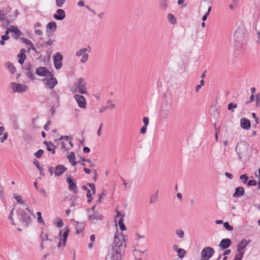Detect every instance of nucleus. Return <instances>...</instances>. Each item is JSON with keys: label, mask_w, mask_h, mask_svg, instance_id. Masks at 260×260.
<instances>
[{"label": "nucleus", "mask_w": 260, "mask_h": 260, "mask_svg": "<svg viewBox=\"0 0 260 260\" xmlns=\"http://www.w3.org/2000/svg\"><path fill=\"white\" fill-rule=\"evenodd\" d=\"M36 74L40 76H48L51 74L45 67H39L37 69L36 71Z\"/></svg>", "instance_id": "obj_15"}, {"label": "nucleus", "mask_w": 260, "mask_h": 260, "mask_svg": "<svg viewBox=\"0 0 260 260\" xmlns=\"http://www.w3.org/2000/svg\"><path fill=\"white\" fill-rule=\"evenodd\" d=\"M10 31L14 33L13 38L15 39H18L20 36L22 35L21 32L19 30V29L17 27H13L12 28L10 29Z\"/></svg>", "instance_id": "obj_26"}, {"label": "nucleus", "mask_w": 260, "mask_h": 260, "mask_svg": "<svg viewBox=\"0 0 260 260\" xmlns=\"http://www.w3.org/2000/svg\"><path fill=\"white\" fill-rule=\"evenodd\" d=\"M51 94L53 96L55 97L58 102H59V96L57 92L53 90L51 92Z\"/></svg>", "instance_id": "obj_57"}, {"label": "nucleus", "mask_w": 260, "mask_h": 260, "mask_svg": "<svg viewBox=\"0 0 260 260\" xmlns=\"http://www.w3.org/2000/svg\"><path fill=\"white\" fill-rule=\"evenodd\" d=\"M240 125L244 129H249L251 126L250 121L246 118H243L240 120Z\"/></svg>", "instance_id": "obj_21"}, {"label": "nucleus", "mask_w": 260, "mask_h": 260, "mask_svg": "<svg viewBox=\"0 0 260 260\" xmlns=\"http://www.w3.org/2000/svg\"><path fill=\"white\" fill-rule=\"evenodd\" d=\"M118 224L119 226V228L121 231H125L126 230L125 226L124 225V224L123 223V216H122L118 221Z\"/></svg>", "instance_id": "obj_35"}, {"label": "nucleus", "mask_w": 260, "mask_h": 260, "mask_svg": "<svg viewBox=\"0 0 260 260\" xmlns=\"http://www.w3.org/2000/svg\"><path fill=\"white\" fill-rule=\"evenodd\" d=\"M0 22H2L1 25L5 28H6L11 23V22L6 19L5 17H0Z\"/></svg>", "instance_id": "obj_32"}, {"label": "nucleus", "mask_w": 260, "mask_h": 260, "mask_svg": "<svg viewBox=\"0 0 260 260\" xmlns=\"http://www.w3.org/2000/svg\"><path fill=\"white\" fill-rule=\"evenodd\" d=\"M67 170V169L62 165H58L55 168L54 175L59 176Z\"/></svg>", "instance_id": "obj_18"}, {"label": "nucleus", "mask_w": 260, "mask_h": 260, "mask_svg": "<svg viewBox=\"0 0 260 260\" xmlns=\"http://www.w3.org/2000/svg\"><path fill=\"white\" fill-rule=\"evenodd\" d=\"M25 50L24 49H22L20 50V53L18 54L17 55V57H18V58H19V59H20V58L26 59V55L25 54Z\"/></svg>", "instance_id": "obj_40"}, {"label": "nucleus", "mask_w": 260, "mask_h": 260, "mask_svg": "<svg viewBox=\"0 0 260 260\" xmlns=\"http://www.w3.org/2000/svg\"><path fill=\"white\" fill-rule=\"evenodd\" d=\"M37 215L38 216V221L40 223H42L43 224H45L43 219L42 217L41 216V213L40 212H38L37 213Z\"/></svg>", "instance_id": "obj_43"}, {"label": "nucleus", "mask_w": 260, "mask_h": 260, "mask_svg": "<svg viewBox=\"0 0 260 260\" xmlns=\"http://www.w3.org/2000/svg\"><path fill=\"white\" fill-rule=\"evenodd\" d=\"M5 66L11 73L14 74L16 72V70L15 67L11 62H8L6 63Z\"/></svg>", "instance_id": "obj_30"}, {"label": "nucleus", "mask_w": 260, "mask_h": 260, "mask_svg": "<svg viewBox=\"0 0 260 260\" xmlns=\"http://www.w3.org/2000/svg\"><path fill=\"white\" fill-rule=\"evenodd\" d=\"M214 250L210 247L204 248L201 252V257L203 260L209 259L214 254Z\"/></svg>", "instance_id": "obj_8"}, {"label": "nucleus", "mask_w": 260, "mask_h": 260, "mask_svg": "<svg viewBox=\"0 0 260 260\" xmlns=\"http://www.w3.org/2000/svg\"><path fill=\"white\" fill-rule=\"evenodd\" d=\"M248 36V32L245 24L240 22L234 35L236 46L240 48L245 46L247 43Z\"/></svg>", "instance_id": "obj_2"}, {"label": "nucleus", "mask_w": 260, "mask_h": 260, "mask_svg": "<svg viewBox=\"0 0 260 260\" xmlns=\"http://www.w3.org/2000/svg\"><path fill=\"white\" fill-rule=\"evenodd\" d=\"M158 201V191L150 197V204H154Z\"/></svg>", "instance_id": "obj_34"}, {"label": "nucleus", "mask_w": 260, "mask_h": 260, "mask_svg": "<svg viewBox=\"0 0 260 260\" xmlns=\"http://www.w3.org/2000/svg\"><path fill=\"white\" fill-rule=\"evenodd\" d=\"M88 51V49L86 48H83L80 49L79 50L76 52V55L78 57L81 56L80 62L82 63H85L89 57L88 54L86 52Z\"/></svg>", "instance_id": "obj_9"}, {"label": "nucleus", "mask_w": 260, "mask_h": 260, "mask_svg": "<svg viewBox=\"0 0 260 260\" xmlns=\"http://www.w3.org/2000/svg\"><path fill=\"white\" fill-rule=\"evenodd\" d=\"M67 182L69 183V190H72L75 193H77L78 191V187L75 183L74 182L73 178L71 177L67 178Z\"/></svg>", "instance_id": "obj_14"}, {"label": "nucleus", "mask_w": 260, "mask_h": 260, "mask_svg": "<svg viewBox=\"0 0 260 260\" xmlns=\"http://www.w3.org/2000/svg\"><path fill=\"white\" fill-rule=\"evenodd\" d=\"M175 233L180 238H183L184 234L182 230L180 229H177L175 231Z\"/></svg>", "instance_id": "obj_37"}, {"label": "nucleus", "mask_w": 260, "mask_h": 260, "mask_svg": "<svg viewBox=\"0 0 260 260\" xmlns=\"http://www.w3.org/2000/svg\"><path fill=\"white\" fill-rule=\"evenodd\" d=\"M238 3L237 0H233L232 4L230 5V8L231 10L234 9L237 6Z\"/></svg>", "instance_id": "obj_48"}, {"label": "nucleus", "mask_w": 260, "mask_h": 260, "mask_svg": "<svg viewBox=\"0 0 260 260\" xmlns=\"http://www.w3.org/2000/svg\"><path fill=\"white\" fill-rule=\"evenodd\" d=\"M53 16H66L65 12L63 10L59 9L56 11V14H54Z\"/></svg>", "instance_id": "obj_36"}, {"label": "nucleus", "mask_w": 260, "mask_h": 260, "mask_svg": "<svg viewBox=\"0 0 260 260\" xmlns=\"http://www.w3.org/2000/svg\"><path fill=\"white\" fill-rule=\"evenodd\" d=\"M88 218L93 223H96L99 220H102L104 218L102 214L96 213L93 215H90L88 216Z\"/></svg>", "instance_id": "obj_19"}, {"label": "nucleus", "mask_w": 260, "mask_h": 260, "mask_svg": "<svg viewBox=\"0 0 260 260\" xmlns=\"http://www.w3.org/2000/svg\"><path fill=\"white\" fill-rule=\"evenodd\" d=\"M65 2L66 0H56V4L58 7H61Z\"/></svg>", "instance_id": "obj_52"}, {"label": "nucleus", "mask_w": 260, "mask_h": 260, "mask_svg": "<svg viewBox=\"0 0 260 260\" xmlns=\"http://www.w3.org/2000/svg\"><path fill=\"white\" fill-rule=\"evenodd\" d=\"M18 215H20L22 222L24 223L26 226H28L31 222L30 217L22 209H19L17 211Z\"/></svg>", "instance_id": "obj_7"}, {"label": "nucleus", "mask_w": 260, "mask_h": 260, "mask_svg": "<svg viewBox=\"0 0 260 260\" xmlns=\"http://www.w3.org/2000/svg\"><path fill=\"white\" fill-rule=\"evenodd\" d=\"M77 88L79 92L81 94H85L87 92L86 87V83L82 78H79L78 84H77Z\"/></svg>", "instance_id": "obj_13"}, {"label": "nucleus", "mask_w": 260, "mask_h": 260, "mask_svg": "<svg viewBox=\"0 0 260 260\" xmlns=\"http://www.w3.org/2000/svg\"><path fill=\"white\" fill-rule=\"evenodd\" d=\"M53 58L55 68L57 70L61 69L62 66V60L63 58L62 55L61 53L59 52L55 53L53 55Z\"/></svg>", "instance_id": "obj_10"}, {"label": "nucleus", "mask_w": 260, "mask_h": 260, "mask_svg": "<svg viewBox=\"0 0 260 260\" xmlns=\"http://www.w3.org/2000/svg\"><path fill=\"white\" fill-rule=\"evenodd\" d=\"M86 197L88 198L87 202H91L93 199L92 198V194L91 193V191L89 189L87 191Z\"/></svg>", "instance_id": "obj_42"}, {"label": "nucleus", "mask_w": 260, "mask_h": 260, "mask_svg": "<svg viewBox=\"0 0 260 260\" xmlns=\"http://www.w3.org/2000/svg\"><path fill=\"white\" fill-rule=\"evenodd\" d=\"M65 231L63 232V235H61L62 231L60 230L59 233V236L60 237V240L62 241L63 246H65L67 238L70 233V230L67 228V226L65 228Z\"/></svg>", "instance_id": "obj_17"}, {"label": "nucleus", "mask_w": 260, "mask_h": 260, "mask_svg": "<svg viewBox=\"0 0 260 260\" xmlns=\"http://www.w3.org/2000/svg\"><path fill=\"white\" fill-rule=\"evenodd\" d=\"M44 84L50 89H53L57 84V81L51 74L43 80Z\"/></svg>", "instance_id": "obj_6"}, {"label": "nucleus", "mask_w": 260, "mask_h": 260, "mask_svg": "<svg viewBox=\"0 0 260 260\" xmlns=\"http://www.w3.org/2000/svg\"><path fill=\"white\" fill-rule=\"evenodd\" d=\"M236 151L238 156L239 160H244L249 156V144L245 141H241L236 145Z\"/></svg>", "instance_id": "obj_3"}, {"label": "nucleus", "mask_w": 260, "mask_h": 260, "mask_svg": "<svg viewBox=\"0 0 260 260\" xmlns=\"http://www.w3.org/2000/svg\"><path fill=\"white\" fill-rule=\"evenodd\" d=\"M41 238L42 243H43L45 241L49 240L48 235L46 233H44L43 232H42L41 233Z\"/></svg>", "instance_id": "obj_45"}, {"label": "nucleus", "mask_w": 260, "mask_h": 260, "mask_svg": "<svg viewBox=\"0 0 260 260\" xmlns=\"http://www.w3.org/2000/svg\"><path fill=\"white\" fill-rule=\"evenodd\" d=\"M34 164L37 168V169L40 171V172H42L43 171V169L40 166V163L39 161L37 160H34Z\"/></svg>", "instance_id": "obj_50"}, {"label": "nucleus", "mask_w": 260, "mask_h": 260, "mask_svg": "<svg viewBox=\"0 0 260 260\" xmlns=\"http://www.w3.org/2000/svg\"><path fill=\"white\" fill-rule=\"evenodd\" d=\"M11 121L12 127L15 130H18L19 128V124L18 122V118L16 116H12L11 117Z\"/></svg>", "instance_id": "obj_24"}, {"label": "nucleus", "mask_w": 260, "mask_h": 260, "mask_svg": "<svg viewBox=\"0 0 260 260\" xmlns=\"http://www.w3.org/2000/svg\"><path fill=\"white\" fill-rule=\"evenodd\" d=\"M76 223V233L77 234H79L84 229L85 226V223L84 222H75Z\"/></svg>", "instance_id": "obj_27"}, {"label": "nucleus", "mask_w": 260, "mask_h": 260, "mask_svg": "<svg viewBox=\"0 0 260 260\" xmlns=\"http://www.w3.org/2000/svg\"><path fill=\"white\" fill-rule=\"evenodd\" d=\"M84 161H87L88 162H90V160L89 159H86L85 158H81L80 160L78 161V163L81 164L82 166H85V164L84 162Z\"/></svg>", "instance_id": "obj_58"}, {"label": "nucleus", "mask_w": 260, "mask_h": 260, "mask_svg": "<svg viewBox=\"0 0 260 260\" xmlns=\"http://www.w3.org/2000/svg\"><path fill=\"white\" fill-rule=\"evenodd\" d=\"M3 135V136L0 138L1 143H3L8 138V134L7 132H5Z\"/></svg>", "instance_id": "obj_56"}, {"label": "nucleus", "mask_w": 260, "mask_h": 260, "mask_svg": "<svg viewBox=\"0 0 260 260\" xmlns=\"http://www.w3.org/2000/svg\"><path fill=\"white\" fill-rule=\"evenodd\" d=\"M237 107V104L234 103H231L228 105V110L233 111V109Z\"/></svg>", "instance_id": "obj_46"}, {"label": "nucleus", "mask_w": 260, "mask_h": 260, "mask_svg": "<svg viewBox=\"0 0 260 260\" xmlns=\"http://www.w3.org/2000/svg\"><path fill=\"white\" fill-rule=\"evenodd\" d=\"M224 227L228 231H232L233 230V227L230 225L228 222H225L223 223Z\"/></svg>", "instance_id": "obj_49"}, {"label": "nucleus", "mask_w": 260, "mask_h": 260, "mask_svg": "<svg viewBox=\"0 0 260 260\" xmlns=\"http://www.w3.org/2000/svg\"><path fill=\"white\" fill-rule=\"evenodd\" d=\"M72 138L71 136H61L58 139H56L55 141H61V149L62 151H66L71 149L73 146V144L72 142Z\"/></svg>", "instance_id": "obj_5"}, {"label": "nucleus", "mask_w": 260, "mask_h": 260, "mask_svg": "<svg viewBox=\"0 0 260 260\" xmlns=\"http://www.w3.org/2000/svg\"><path fill=\"white\" fill-rule=\"evenodd\" d=\"M74 98L77 101L78 105L81 108H85L86 106V101L85 98L82 95L75 94Z\"/></svg>", "instance_id": "obj_12"}, {"label": "nucleus", "mask_w": 260, "mask_h": 260, "mask_svg": "<svg viewBox=\"0 0 260 260\" xmlns=\"http://www.w3.org/2000/svg\"><path fill=\"white\" fill-rule=\"evenodd\" d=\"M44 144L46 146L47 149L48 151H51L52 154L55 153L56 147L51 142L45 141Z\"/></svg>", "instance_id": "obj_25"}, {"label": "nucleus", "mask_w": 260, "mask_h": 260, "mask_svg": "<svg viewBox=\"0 0 260 260\" xmlns=\"http://www.w3.org/2000/svg\"><path fill=\"white\" fill-rule=\"evenodd\" d=\"M173 248L174 250L177 252L178 254V256L179 258H182L185 256L186 252L183 249L178 247V246L176 245H174L173 246Z\"/></svg>", "instance_id": "obj_23"}, {"label": "nucleus", "mask_w": 260, "mask_h": 260, "mask_svg": "<svg viewBox=\"0 0 260 260\" xmlns=\"http://www.w3.org/2000/svg\"><path fill=\"white\" fill-rule=\"evenodd\" d=\"M67 157L69 162L72 166H75L77 164V162L75 161L76 157L74 152H71L70 154L68 155Z\"/></svg>", "instance_id": "obj_28"}, {"label": "nucleus", "mask_w": 260, "mask_h": 260, "mask_svg": "<svg viewBox=\"0 0 260 260\" xmlns=\"http://www.w3.org/2000/svg\"><path fill=\"white\" fill-rule=\"evenodd\" d=\"M147 126L146 125H143L142 127L140 129V133L141 134H145L146 133L147 131Z\"/></svg>", "instance_id": "obj_60"}, {"label": "nucleus", "mask_w": 260, "mask_h": 260, "mask_svg": "<svg viewBox=\"0 0 260 260\" xmlns=\"http://www.w3.org/2000/svg\"><path fill=\"white\" fill-rule=\"evenodd\" d=\"M55 41L54 40H51V39H50L49 41L45 42L44 43V45H46V46H50V45H52L53 44V43Z\"/></svg>", "instance_id": "obj_62"}, {"label": "nucleus", "mask_w": 260, "mask_h": 260, "mask_svg": "<svg viewBox=\"0 0 260 260\" xmlns=\"http://www.w3.org/2000/svg\"><path fill=\"white\" fill-rule=\"evenodd\" d=\"M48 171L51 176L53 175L54 172H55V168L53 167H49L48 168Z\"/></svg>", "instance_id": "obj_61"}, {"label": "nucleus", "mask_w": 260, "mask_h": 260, "mask_svg": "<svg viewBox=\"0 0 260 260\" xmlns=\"http://www.w3.org/2000/svg\"><path fill=\"white\" fill-rule=\"evenodd\" d=\"M159 8L162 10H165L168 6V0H160L159 3Z\"/></svg>", "instance_id": "obj_29"}, {"label": "nucleus", "mask_w": 260, "mask_h": 260, "mask_svg": "<svg viewBox=\"0 0 260 260\" xmlns=\"http://www.w3.org/2000/svg\"><path fill=\"white\" fill-rule=\"evenodd\" d=\"M232 244L231 240L229 238L222 239L219 244V246L223 250H225L229 247Z\"/></svg>", "instance_id": "obj_20"}, {"label": "nucleus", "mask_w": 260, "mask_h": 260, "mask_svg": "<svg viewBox=\"0 0 260 260\" xmlns=\"http://www.w3.org/2000/svg\"><path fill=\"white\" fill-rule=\"evenodd\" d=\"M255 106L259 107L260 106V92L258 93L255 96Z\"/></svg>", "instance_id": "obj_41"}, {"label": "nucleus", "mask_w": 260, "mask_h": 260, "mask_svg": "<svg viewBox=\"0 0 260 260\" xmlns=\"http://www.w3.org/2000/svg\"><path fill=\"white\" fill-rule=\"evenodd\" d=\"M86 8L89 11V13H88L89 15H95L96 14V12L94 10L90 9L88 6H86Z\"/></svg>", "instance_id": "obj_59"}, {"label": "nucleus", "mask_w": 260, "mask_h": 260, "mask_svg": "<svg viewBox=\"0 0 260 260\" xmlns=\"http://www.w3.org/2000/svg\"><path fill=\"white\" fill-rule=\"evenodd\" d=\"M125 237L123 234H116L112 244V258L115 260H121L122 256L126 248Z\"/></svg>", "instance_id": "obj_1"}, {"label": "nucleus", "mask_w": 260, "mask_h": 260, "mask_svg": "<svg viewBox=\"0 0 260 260\" xmlns=\"http://www.w3.org/2000/svg\"><path fill=\"white\" fill-rule=\"evenodd\" d=\"M40 192L46 198H48V194L44 188H41L40 190Z\"/></svg>", "instance_id": "obj_64"}, {"label": "nucleus", "mask_w": 260, "mask_h": 260, "mask_svg": "<svg viewBox=\"0 0 260 260\" xmlns=\"http://www.w3.org/2000/svg\"><path fill=\"white\" fill-rule=\"evenodd\" d=\"M254 27L256 30H260V18L255 21Z\"/></svg>", "instance_id": "obj_47"}, {"label": "nucleus", "mask_w": 260, "mask_h": 260, "mask_svg": "<svg viewBox=\"0 0 260 260\" xmlns=\"http://www.w3.org/2000/svg\"><path fill=\"white\" fill-rule=\"evenodd\" d=\"M245 193V189L242 186H239L236 188L235 191L233 194V197L235 198H238L243 196Z\"/></svg>", "instance_id": "obj_22"}, {"label": "nucleus", "mask_w": 260, "mask_h": 260, "mask_svg": "<svg viewBox=\"0 0 260 260\" xmlns=\"http://www.w3.org/2000/svg\"><path fill=\"white\" fill-rule=\"evenodd\" d=\"M44 151L42 149H39L37 152L34 153V155L38 158H40L43 155Z\"/></svg>", "instance_id": "obj_44"}, {"label": "nucleus", "mask_w": 260, "mask_h": 260, "mask_svg": "<svg viewBox=\"0 0 260 260\" xmlns=\"http://www.w3.org/2000/svg\"><path fill=\"white\" fill-rule=\"evenodd\" d=\"M211 108V115L214 118H217L219 116L220 108L217 103L212 105Z\"/></svg>", "instance_id": "obj_16"}, {"label": "nucleus", "mask_w": 260, "mask_h": 260, "mask_svg": "<svg viewBox=\"0 0 260 260\" xmlns=\"http://www.w3.org/2000/svg\"><path fill=\"white\" fill-rule=\"evenodd\" d=\"M14 198L17 200L18 203L20 204H25V203L22 201L20 196H15Z\"/></svg>", "instance_id": "obj_54"}, {"label": "nucleus", "mask_w": 260, "mask_h": 260, "mask_svg": "<svg viewBox=\"0 0 260 260\" xmlns=\"http://www.w3.org/2000/svg\"><path fill=\"white\" fill-rule=\"evenodd\" d=\"M256 184H257V182L254 180H249L247 182V185L249 186H256Z\"/></svg>", "instance_id": "obj_51"}, {"label": "nucleus", "mask_w": 260, "mask_h": 260, "mask_svg": "<svg viewBox=\"0 0 260 260\" xmlns=\"http://www.w3.org/2000/svg\"><path fill=\"white\" fill-rule=\"evenodd\" d=\"M51 124V121L50 120H48L46 124L44 126V128L45 131H48L49 130V126Z\"/></svg>", "instance_id": "obj_63"}, {"label": "nucleus", "mask_w": 260, "mask_h": 260, "mask_svg": "<svg viewBox=\"0 0 260 260\" xmlns=\"http://www.w3.org/2000/svg\"><path fill=\"white\" fill-rule=\"evenodd\" d=\"M20 40L22 43H24L27 45H29L31 42V41L29 40L24 38H20Z\"/></svg>", "instance_id": "obj_53"}, {"label": "nucleus", "mask_w": 260, "mask_h": 260, "mask_svg": "<svg viewBox=\"0 0 260 260\" xmlns=\"http://www.w3.org/2000/svg\"><path fill=\"white\" fill-rule=\"evenodd\" d=\"M47 30L49 29L53 31H54L56 29V24L54 22H50L48 23L46 27Z\"/></svg>", "instance_id": "obj_31"}, {"label": "nucleus", "mask_w": 260, "mask_h": 260, "mask_svg": "<svg viewBox=\"0 0 260 260\" xmlns=\"http://www.w3.org/2000/svg\"><path fill=\"white\" fill-rule=\"evenodd\" d=\"M251 242L250 239L247 240L245 239H242L237 246L238 253L235 255L234 260H241L244 254V249L246 247L248 244Z\"/></svg>", "instance_id": "obj_4"}, {"label": "nucleus", "mask_w": 260, "mask_h": 260, "mask_svg": "<svg viewBox=\"0 0 260 260\" xmlns=\"http://www.w3.org/2000/svg\"><path fill=\"white\" fill-rule=\"evenodd\" d=\"M56 222L55 223L56 226L58 228H61L63 226V222L62 219L60 218L56 219Z\"/></svg>", "instance_id": "obj_38"}, {"label": "nucleus", "mask_w": 260, "mask_h": 260, "mask_svg": "<svg viewBox=\"0 0 260 260\" xmlns=\"http://www.w3.org/2000/svg\"><path fill=\"white\" fill-rule=\"evenodd\" d=\"M11 88L14 92H26L28 90V87L26 85L14 82L11 84Z\"/></svg>", "instance_id": "obj_11"}, {"label": "nucleus", "mask_w": 260, "mask_h": 260, "mask_svg": "<svg viewBox=\"0 0 260 260\" xmlns=\"http://www.w3.org/2000/svg\"><path fill=\"white\" fill-rule=\"evenodd\" d=\"M168 21L172 24H175L177 22L176 17H168Z\"/></svg>", "instance_id": "obj_55"}, {"label": "nucleus", "mask_w": 260, "mask_h": 260, "mask_svg": "<svg viewBox=\"0 0 260 260\" xmlns=\"http://www.w3.org/2000/svg\"><path fill=\"white\" fill-rule=\"evenodd\" d=\"M240 179L242 180L243 183L245 184L248 182V177L246 174H242L240 176Z\"/></svg>", "instance_id": "obj_39"}, {"label": "nucleus", "mask_w": 260, "mask_h": 260, "mask_svg": "<svg viewBox=\"0 0 260 260\" xmlns=\"http://www.w3.org/2000/svg\"><path fill=\"white\" fill-rule=\"evenodd\" d=\"M26 66H27V67H26L25 69L28 71L26 73V75L28 77H29L31 79H34V77H33L34 73L30 71L31 66L30 64H27Z\"/></svg>", "instance_id": "obj_33"}]
</instances>
